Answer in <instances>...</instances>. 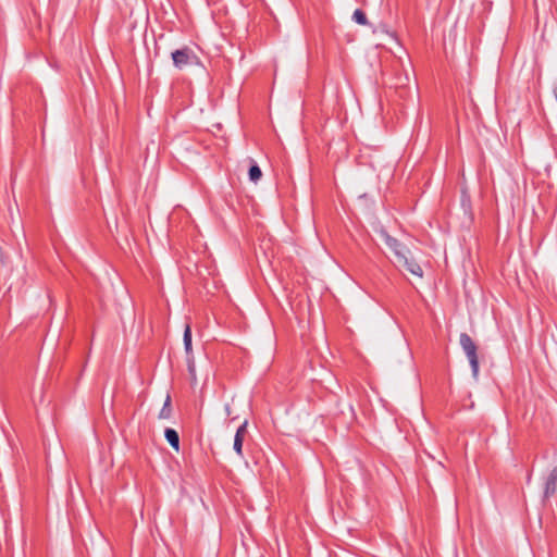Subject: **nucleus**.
Listing matches in <instances>:
<instances>
[{
	"instance_id": "nucleus-1",
	"label": "nucleus",
	"mask_w": 557,
	"mask_h": 557,
	"mask_svg": "<svg viewBox=\"0 0 557 557\" xmlns=\"http://www.w3.org/2000/svg\"><path fill=\"white\" fill-rule=\"evenodd\" d=\"M459 344L467 356L472 376L478 380L479 376V357H478V347L471 336L467 333H461L459 336Z\"/></svg>"
},
{
	"instance_id": "nucleus-2",
	"label": "nucleus",
	"mask_w": 557,
	"mask_h": 557,
	"mask_svg": "<svg viewBox=\"0 0 557 557\" xmlns=\"http://www.w3.org/2000/svg\"><path fill=\"white\" fill-rule=\"evenodd\" d=\"M197 57L191 51L190 48L184 47L182 49H177L172 52V60L175 65V67L182 70L188 64L193 63V60H196Z\"/></svg>"
},
{
	"instance_id": "nucleus-3",
	"label": "nucleus",
	"mask_w": 557,
	"mask_h": 557,
	"mask_svg": "<svg viewBox=\"0 0 557 557\" xmlns=\"http://www.w3.org/2000/svg\"><path fill=\"white\" fill-rule=\"evenodd\" d=\"M381 237L384 240L385 245L394 252L396 261L404 256L405 253H409V249L403 245L398 239L391 236L386 231L381 232Z\"/></svg>"
},
{
	"instance_id": "nucleus-4",
	"label": "nucleus",
	"mask_w": 557,
	"mask_h": 557,
	"mask_svg": "<svg viewBox=\"0 0 557 557\" xmlns=\"http://www.w3.org/2000/svg\"><path fill=\"white\" fill-rule=\"evenodd\" d=\"M396 263L398 267H403L408 272H410L411 274H413L418 277H422V275H423L422 268L420 267V264L418 262H416L414 259H412L410 257V252L405 253L404 256H400V258L396 261Z\"/></svg>"
},
{
	"instance_id": "nucleus-5",
	"label": "nucleus",
	"mask_w": 557,
	"mask_h": 557,
	"mask_svg": "<svg viewBox=\"0 0 557 557\" xmlns=\"http://www.w3.org/2000/svg\"><path fill=\"white\" fill-rule=\"evenodd\" d=\"M247 425H248V421L245 420L239 426L238 429L236 430V433H235V436H234V445H233V448L235 450V453L239 456V457H243V443H244V438L247 434Z\"/></svg>"
},
{
	"instance_id": "nucleus-6",
	"label": "nucleus",
	"mask_w": 557,
	"mask_h": 557,
	"mask_svg": "<svg viewBox=\"0 0 557 557\" xmlns=\"http://www.w3.org/2000/svg\"><path fill=\"white\" fill-rule=\"evenodd\" d=\"M557 491V466L553 468L550 473L548 474L545 487H544V497L548 498L554 495Z\"/></svg>"
},
{
	"instance_id": "nucleus-7",
	"label": "nucleus",
	"mask_w": 557,
	"mask_h": 557,
	"mask_svg": "<svg viewBox=\"0 0 557 557\" xmlns=\"http://www.w3.org/2000/svg\"><path fill=\"white\" fill-rule=\"evenodd\" d=\"M164 436H165L166 441L169 442V444L171 445V447L175 451H178L180 450V436H178V433L174 429L168 428L164 431Z\"/></svg>"
},
{
	"instance_id": "nucleus-8",
	"label": "nucleus",
	"mask_w": 557,
	"mask_h": 557,
	"mask_svg": "<svg viewBox=\"0 0 557 557\" xmlns=\"http://www.w3.org/2000/svg\"><path fill=\"white\" fill-rule=\"evenodd\" d=\"M184 348L187 356L193 355V348H191V329L189 324H186L184 330Z\"/></svg>"
},
{
	"instance_id": "nucleus-9",
	"label": "nucleus",
	"mask_w": 557,
	"mask_h": 557,
	"mask_svg": "<svg viewBox=\"0 0 557 557\" xmlns=\"http://www.w3.org/2000/svg\"><path fill=\"white\" fill-rule=\"evenodd\" d=\"M171 412H172L171 397H170V395H168L165 398V401L163 404V407L161 408V410L159 412V418L160 419H169L171 417Z\"/></svg>"
},
{
	"instance_id": "nucleus-10",
	"label": "nucleus",
	"mask_w": 557,
	"mask_h": 557,
	"mask_svg": "<svg viewBox=\"0 0 557 557\" xmlns=\"http://www.w3.org/2000/svg\"><path fill=\"white\" fill-rule=\"evenodd\" d=\"M249 180L251 182H258L260 180V177L262 176V172L260 170V168L258 166L257 163H253L250 168H249Z\"/></svg>"
},
{
	"instance_id": "nucleus-11",
	"label": "nucleus",
	"mask_w": 557,
	"mask_h": 557,
	"mask_svg": "<svg viewBox=\"0 0 557 557\" xmlns=\"http://www.w3.org/2000/svg\"><path fill=\"white\" fill-rule=\"evenodd\" d=\"M352 20L360 24V25H367L368 24V20H367V16H366V13L360 10V9H357L355 10L354 14H352Z\"/></svg>"
},
{
	"instance_id": "nucleus-12",
	"label": "nucleus",
	"mask_w": 557,
	"mask_h": 557,
	"mask_svg": "<svg viewBox=\"0 0 557 557\" xmlns=\"http://www.w3.org/2000/svg\"><path fill=\"white\" fill-rule=\"evenodd\" d=\"M398 81H399V83H397L395 85V88L399 92V97L404 98L406 96V92H407L406 84H405V82H403L401 77H399ZM404 81L408 82L409 81L408 76H405Z\"/></svg>"
},
{
	"instance_id": "nucleus-13",
	"label": "nucleus",
	"mask_w": 557,
	"mask_h": 557,
	"mask_svg": "<svg viewBox=\"0 0 557 557\" xmlns=\"http://www.w3.org/2000/svg\"><path fill=\"white\" fill-rule=\"evenodd\" d=\"M187 362H188V371L191 375H195V361H194V357L193 355L191 356H187Z\"/></svg>"
},
{
	"instance_id": "nucleus-14",
	"label": "nucleus",
	"mask_w": 557,
	"mask_h": 557,
	"mask_svg": "<svg viewBox=\"0 0 557 557\" xmlns=\"http://www.w3.org/2000/svg\"><path fill=\"white\" fill-rule=\"evenodd\" d=\"M225 410H226L227 416H230V414H231V411H230V405H226V406H225Z\"/></svg>"
}]
</instances>
